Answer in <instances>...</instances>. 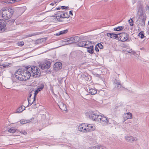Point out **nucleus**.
I'll list each match as a JSON object with an SVG mask.
<instances>
[{"label":"nucleus","mask_w":149,"mask_h":149,"mask_svg":"<svg viewBox=\"0 0 149 149\" xmlns=\"http://www.w3.org/2000/svg\"><path fill=\"white\" fill-rule=\"evenodd\" d=\"M16 78L20 81H25L28 79L31 76L36 78L41 75L40 70L36 66H27L23 71L21 69L17 70L15 72Z\"/></svg>","instance_id":"nucleus-1"},{"label":"nucleus","mask_w":149,"mask_h":149,"mask_svg":"<svg viewBox=\"0 0 149 149\" xmlns=\"http://www.w3.org/2000/svg\"><path fill=\"white\" fill-rule=\"evenodd\" d=\"M26 10L25 7L21 8L6 7L2 8L0 12L2 14L3 18L6 20L10 18L13 14L17 16L21 15Z\"/></svg>","instance_id":"nucleus-2"},{"label":"nucleus","mask_w":149,"mask_h":149,"mask_svg":"<svg viewBox=\"0 0 149 149\" xmlns=\"http://www.w3.org/2000/svg\"><path fill=\"white\" fill-rule=\"evenodd\" d=\"M144 6L143 3L139 2L137 6V15L138 18L141 21V25L144 26L145 24L146 17V14L144 11Z\"/></svg>","instance_id":"nucleus-3"},{"label":"nucleus","mask_w":149,"mask_h":149,"mask_svg":"<svg viewBox=\"0 0 149 149\" xmlns=\"http://www.w3.org/2000/svg\"><path fill=\"white\" fill-rule=\"evenodd\" d=\"M80 40V38L78 36H77L74 37H71L64 40V42H67V43L64 44L65 45H67L74 43Z\"/></svg>","instance_id":"nucleus-4"},{"label":"nucleus","mask_w":149,"mask_h":149,"mask_svg":"<svg viewBox=\"0 0 149 149\" xmlns=\"http://www.w3.org/2000/svg\"><path fill=\"white\" fill-rule=\"evenodd\" d=\"M52 17H54L55 19H56L57 20H58L60 22L63 21L62 19H64L65 18H68L70 17V16L68 15L67 13H65L63 14L60 15H55Z\"/></svg>","instance_id":"nucleus-5"},{"label":"nucleus","mask_w":149,"mask_h":149,"mask_svg":"<svg viewBox=\"0 0 149 149\" xmlns=\"http://www.w3.org/2000/svg\"><path fill=\"white\" fill-rule=\"evenodd\" d=\"M128 38V35L125 33H118V40L119 41L125 42L127 41Z\"/></svg>","instance_id":"nucleus-6"},{"label":"nucleus","mask_w":149,"mask_h":149,"mask_svg":"<svg viewBox=\"0 0 149 149\" xmlns=\"http://www.w3.org/2000/svg\"><path fill=\"white\" fill-rule=\"evenodd\" d=\"M98 122L100 123L102 125L104 126H106L109 124H111L109 119L108 118L105 116H102Z\"/></svg>","instance_id":"nucleus-7"},{"label":"nucleus","mask_w":149,"mask_h":149,"mask_svg":"<svg viewBox=\"0 0 149 149\" xmlns=\"http://www.w3.org/2000/svg\"><path fill=\"white\" fill-rule=\"evenodd\" d=\"M51 65V63L50 62L47 61L46 62L40 64L39 66L42 70H47L50 68Z\"/></svg>","instance_id":"nucleus-8"},{"label":"nucleus","mask_w":149,"mask_h":149,"mask_svg":"<svg viewBox=\"0 0 149 149\" xmlns=\"http://www.w3.org/2000/svg\"><path fill=\"white\" fill-rule=\"evenodd\" d=\"M6 22L4 20L0 19V31L3 32L6 30Z\"/></svg>","instance_id":"nucleus-9"},{"label":"nucleus","mask_w":149,"mask_h":149,"mask_svg":"<svg viewBox=\"0 0 149 149\" xmlns=\"http://www.w3.org/2000/svg\"><path fill=\"white\" fill-rule=\"evenodd\" d=\"M86 124L85 123H82L79 125L78 127L79 130L83 132H87V130H88L86 128Z\"/></svg>","instance_id":"nucleus-10"},{"label":"nucleus","mask_w":149,"mask_h":149,"mask_svg":"<svg viewBox=\"0 0 149 149\" xmlns=\"http://www.w3.org/2000/svg\"><path fill=\"white\" fill-rule=\"evenodd\" d=\"M89 42L91 43V41H82L78 43L77 45L80 47H82L86 48V47L88 44H89Z\"/></svg>","instance_id":"nucleus-11"},{"label":"nucleus","mask_w":149,"mask_h":149,"mask_svg":"<svg viewBox=\"0 0 149 149\" xmlns=\"http://www.w3.org/2000/svg\"><path fill=\"white\" fill-rule=\"evenodd\" d=\"M125 139L127 142H133L134 141H136L138 139L135 137L130 136H127L125 138Z\"/></svg>","instance_id":"nucleus-12"},{"label":"nucleus","mask_w":149,"mask_h":149,"mask_svg":"<svg viewBox=\"0 0 149 149\" xmlns=\"http://www.w3.org/2000/svg\"><path fill=\"white\" fill-rule=\"evenodd\" d=\"M60 108L62 110L64 111H66L67 110V108L66 105L61 102H59L58 104Z\"/></svg>","instance_id":"nucleus-13"},{"label":"nucleus","mask_w":149,"mask_h":149,"mask_svg":"<svg viewBox=\"0 0 149 149\" xmlns=\"http://www.w3.org/2000/svg\"><path fill=\"white\" fill-rule=\"evenodd\" d=\"M15 20L14 19H12L6 22V29L7 28H9L10 26L13 25Z\"/></svg>","instance_id":"nucleus-14"},{"label":"nucleus","mask_w":149,"mask_h":149,"mask_svg":"<svg viewBox=\"0 0 149 149\" xmlns=\"http://www.w3.org/2000/svg\"><path fill=\"white\" fill-rule=\"evenodd\" d=\"M107 36H110V38L117 39L118 40V33L115 34L113 33H107Z\"/></svg>","instance_id":"nucleus-15"},{"label":"nucleus","mask_w":149,"mask_h":149,"mask_svg":"<svg viewBox=\"0 0 149 149\" xmlns=\"http://www.w3.org/2000/svg\"><path fill=\"white\" fill-rule=\"evenodd\" d=\"M87 48V52L90 54H93L94 52L93 47V46H89V44L87 45L86 47Z\"/></svg>","instance_id":"nucleus-16"},{"label":"nucleus","mask_w":149,"mask_h":149,"mask_svg":"<svg viewBox=\"0 0 149 149\" xmlns=\"http://www.w3.org/2000/svg\"><path fill=\"white\" fill-rule=\"evenodd\" d=\"M86 128L88 130H87L88 132L92 131L95 130L94 127H93V125L91 124H86Z\"/></svg>","instance_id":"nucleus-17"},{"label":"nucleus","mask_w":149,"mask_h":149,"mask_svg":"<svg viewBox=\"0 0 149 149\" xmlns=\"http://www.w3.org/2000/svg\"><path fill=\"white\" fill-rule=\"evenodd\" d=\"M54 66L57 70H60L62 68V64L60 62H56L54 64Z\"/></svg>","instance_id":"nucleus-18"},{"label":"nucleus","mask_w":149,"mask_h":149,"mask_svg":"<svg viewBox=\"0 0 149 149\" xmlns=\"http://www.w3.org/2000/svg\"><path fill=\"white\" fill-rule=\"evenodd\" d=\"M78 77H82L86 81H88L89 79V77H90V76L89 75L84 74H79Z\"/></svg>","instance_id":"nucleus-19"},{"label":"nucleus","mask_w":149,"mask_h":149,"mask_svg":"<svg viewBox=\"0 0 149 149\" xmlns=\"http://www.w3.org/2000/svg\"><path fill=\"white\" fill-rule=\"evenodd\" d=\"M44 87V86L43 85H41L36 90H35L34 94L36 95L38 93L42 90Z\"/></svg>","instance_id":"nucleus-20"},{"label":"nucleus","mask_w":149,"mask_h":149,"mask_svg":"<svg viewBox=\"0 0 149 149\" xmlns=\"http://www.w3.org/2000/svg\"><path fill=\"white\" fill-rule=\"evenodd\" d=\"M125 115H126L125 117V120H126L129 119H132V113L128 112L126 114H125Z\"/></svg>","instance_id":"nucleus-21"},{"label":"nucleus","mask_w":149,"mask_h":149,"mask_svg":"<svg viewBox=\"0 0 149 149\" xmlns=\"http://www.w3.org/2000/svg\"><path fill=\"white\" fill-rule=\"evenodd\" d=\"M25 109V107L23 106L22 107V106H21L19 107L18 109L17 110V111L16 112V113H19L22 112L23 110H24Z\"/></svg>","instance_id":"nucleus-22"},{"label":"nucleus","mask_w":149,"mask_h":149,"mask_svg":"<svg viewBox=\"0 0 149 149\" xmlns=\"http://www.w3.org/2000/svg\"><path fill=\"white\" fill-rule=\"evenodd\" d=\"M13 0H6L2 1V3H6L8 4H10L11 3H14Z\"/></svg>","instance_id":"nucleus-23"},{"label":"nucleus","mask_w":149,"mask_h":149,"mask_svg":"<svg viewBox=\"0 0 149 149\" xmlns=\"http://www.w3.org/2000/svg\"><path fill=\"white\" fill-rule=\"evenodd\" d=\"M114 83L117 85V88H120L121 86V85L120 83V82L117 79H115L114 81Z\"/></svg>","instance_id":"nucleus-24"},{"label":"nucleus","mask_w":149,"mask_h":149,"mask_svg":"<svg viewBox=\"0 0 149 149\" xmlns=\"http://www.w3.org/2000/svg\"><path fill=\"white\" fill-rule=\"evenodd\" d=\"M89 92L91 94L93 95L96 94L97 93V91L95 89L91 88L89 90Z\"/></svg>","instance_id":"nucleus-25"},{"label":"nucleus","mask_w":149,"mask_h":149,"mask_svg":"<svg viewBox=\"0 0 149 149\" xmlns=\"http://www.w3.org/2000/svg\"><path fill=\"white\" fill-rule=\"evenodd\" d=\"M124 27L123 26H119L113 29V31H119L122 30Z\"/></svg>","instance_id":"nucleus-26"},{"label":"nucleus","mask_w":149,"mask_h":149,"mask_svg":"<svg viewBox=\"0 0 149 149\" xmlns=\"http://www.w3.org/2000/svg\"><path fill=\"white\" fill-rule=\"evenodd\" d=\"M96 114L92 113L89 115V117L93 120H95V119L96 118Z\"/></svg>","instance_id":"nucleus-27"},{"label":"nucleus","mask_w":149,"mask_h":149,"mask_svg":"<svg viewBox=\"0 0 149 149\" xmlns=\"http://www.w3.org/2000/svg\"><path fill=\"white\" fill-rule=\"evenodd\" d=\"M40 33H32L31 34H29L27 35L26 36V37H31L32 36H36L37 35L39 34Z\"/></svg>","instance_id":"nucleus-28"},{"label":"nucleus","mask_w":149,"mask_h":149,"mask_svg":"<svg viewBox=\"0 0 149 149\" xmlns=\"http://www.w3.org/2000/svg\"><path fill=\"white\" fill-rule=\"evenodd\" d=\"M138 36L140 37L141 39L143 38L144 37V32L143 31L140 32L139 33Z\"/></svg>","instance_id":"nucleus-29"},{"label":"nucleus","mask_w":149,"mask_h":149,"mask_svg":"<svg viewBox=\"0 0 149 149\" xmlns=\"http://www.w3.org/2000/svg\"><path fill=\"white\" fill-rule=\"evenodd\" d=\"M96 119H95V121H96L97 122H98L100 118H101V116L99 115H96Z\"/></svg>","instance_id":"nucleus-30"},{"label":"nucleus","mask_w":149,"mask_h":149,"mask_svg":"<svg viewBox=\"0 0 149 149\" xmlns=\"http://www.w3.org/2000/svg\"><path fill=\"white\" fill-rule=\"evenodd\" d=\"M8 132L12 133H14L16 132V130L13 127H11L8 130Z\"/></svg>","instance_id":"nucleus-31"},{"label":"nucleus","mask_w":149,"mask_h":149,"mask_svg":"<svg viewBox=\"0 0 149 149\" xmlns=\"http://www.w3.org/2000/svg\"><path fill=\"white\" fill-rule=\"evenodd\" d=\"M68 31V29L65 30L60 32L61 35L66 33Z\"/></svg>","instance_id":"nucleus-32"},{"label":"nucleus","mask_w":149,"mask_h":149,"mask_svg":"<svg viewBox=\"0 0 149 149\" xmlns=\"http://www.w3.org/2000/svg\"><path fill=\"white\" fill-rule=\"evenodd\" d=\"M20 123H21V124H26V123H27L28 122L27 121V120H20Z\"/></svg>","instance_id":"nucleus-33"},{"label":"nucleus","mask_w":149,"mask_h":149,"mask_svg":"<svg viewBox=\"0 0 149 149\" xmlns=\"http://www.w3.org/2000/svg\"><path fill=\"white\" fill-rule=\"evenodd\" d=\"M96 45L100 49H102L103 48V46L101 44V43L97 44Z\"/></svg>","instance_id":"nucleus-34"},{"label":"nucleus","mask_w":149,"mask_h":149,"mask_svg":"<svg viewBox=\"0 0 149 149\" xmlns=\"http://www.w3.org/2000/svg\"><path fill=\"white\" fill-rule=\"evenodd\" d=\"M9 64L8 63H6L2 65V66L3 68H8V67Z\"/></svg>","instance_id":"nucleus-35"},{"label":"nucleus","mask_w":149,"mask_h":149,"mask_svg":"<svg viewBox=\"0 0 149 149\" xmlns=\"http://www.w3.org/2000/svg\"><path fill=\"white\" fill-rule=\"evenodd\" d=\"M128 22L130 23V26H132L133 25V20H132V19H129L128 20Z\"/></svg>","instance_id":"nucleus-36"},{"label":"nucleus","mask_w":149,"mask_h":149,"mask_svg":"<svg viewBox=\"0 0 149 149\" xmlns=\"http://www.w3.org/2000/svg\"><path fill=\"white\" fill-rule=\"evenodd\" d=\"M31 99H29L28 100L29 102V105H31L33 103V102H32L31 101Z\"/></svg>","instance_id":"nucleus-37"},{"label":"nucleus","mask_w":149,"mask_h":149,"mask_svg":"<svg viewBox=\"0 0 149 149\" xmlns=\"http://www.w3.org/2000/svg\"><path fill=\"white\" fill-rule=\"evenodd\" d=\"M24 42L23 41H21L18 43V45L20 46H22L24 45Z\"/></svg>","instance_id":"nucleus-38"},{"label":"nucleus","mask_w":149,"mask_h":149,"mask_svg":"<svg viewBox=\"0 0 149 149\" xmlns=\"http://www.w3.org/2000/svg\"><path fill=\"white\" fill-rule=\"evenodd\" d=\"M20 133L22 134H23L25 135L27 134V132L25 131H19Z\"/></svg>","instance_id":"nucleus-39"},{"label":"nucleus","mask_w":149,"mask_h":149,"mask_svg":"<svg viewBox=\"0 0 149 149\" xmlns=\"http://www.w3.org/2000/svg\"><path fill=\"white\" fill-rule=\"evenodd\" d=\"M95 49L97 52H99V49L96 45L95 47Z\"/></svg>","instance_id":"nucleus-40"},{"label":"nucleus","mask_w":149,"mask_h":149,"mask_svg":"<svg viewBox=\"0 0 149 149\" xmlns=\"http://www.w3.org/2000/svg\"><path fill=\"white\" fill-rule=\"evenodd\" d=\"M33 91H31V92L29 94V97L28 98V99H31V97L32 95V93L33 92Z\"/></svg>","instance_id":"nucleus-41"},{"label":"nucleus","mask_w":149,"mask_h":149,"mask_svg":"<svg viewBox=\"0 0 149 149\" xmlns=\"http://www.w3.org/2000/svg\"><path fill=\"white\" fill-rule=\"evenodd\" d=\"M61 7L62 9H67L68 8V6H61Z\"/></svg>","instance_id":"nucleus-42"},{"label":"nucleus","mask_w":149,"mask_h":149,"mask_svg":"<svg viewBox=\"0 0 149 149\" xmlns=\"http://www.w3.org/2000/svg\"><path fill=\"white\" fill-rule=\"evenodd\" d=\"M99 146H97L95 147L91 148L90 149H98Z\"/></svg>","instance_id":"nucleus-43"},{"label":"nucleus","mask_w":149,"mask_h":149,"mask_svg":"<svg viewBox=\"0 0 149 149\" xmlns=\"http://www.w3.org/2000/svg\"><path fill=\"white\" fill-rule=\"evenodd\" d=\"M145 8L146 9V10H149V6L147 5L145 7Z\"/></svg>","instance_id":"nucleus-44"},{"label":"nucleus","mask_w":149,"mask_h":149,"mask_svg":"<svg viewBox=\"0 0 149 149\" xmlns=\"http://www.w3.org/2000/svg\"><path fill=\"white\" fill-rule=\"evenodd\" d=\"M36 95H34V96L33 99V101H32V102H34V101H35L36 100Z\"/></svg>","instance_id":"nucleus-45"},{"label":"nucleus","mask_w":149,"mask_h":149,"mask_svg":"<svg viewBox=\"0 0 149 149\" xmlns=\"http://www.w3.org/2000/svg\"><path fill=\"white\" fill-rule=\"evenodd\" d=\"M95 76L98 77H100V74H95Z\"/></svg>","instance_id":"nucleus-46"},{"label":"nucleus","mask_w":149,"mask_h":149,"mask_svg":"<svg viewBox=\"0 0 149 149\" xmlns=\"http://www.w3.org/2000/svg\"><path fill=\"white\" fill-rule=\"evenodd\" d=\"M69 14L70 15H73V14H72V10H70L69 11Z\"/></svg>","instance_id":"nucleus-47"},{"label":"nucleus","mask_w":149,"mask_h":149,"mask_svg":"<svg viewBox=\"0 0 149 149\" xmlns=\"http://www.w3.org/2000/svg\"><path fill=\"white\" fill-rule=\"evenodd\" d=\"M55 4V3H54V2H52V3H51L50 4V5H52V6H53L54 4Z\"/></svg>","instance_id":"nucleus-48"},{"label":"nucleus","mask_w":149,"mask_h":149,"mask_svg":"<svg viewBox=\"0 0 149 149\" xmlns=\"http://www.w3.org/2000/svg\"><path fill=\"white\" fill-rule=\"evenodd\" d=\"M56 36H59V35H60L61 34H60V32H59L58 33H56Z\"/></svg>","instance_id":"nucleus-49"},{"label":"nucleus","mask_w":149,"mask_h":149,"mask_svg":"<svg viewBox=\"0 0 149 149\" xmlns=\"http://www.w3.org/2000/svg\"><path fill=\"white\" fill-rule=\"evenodd\" d=\"M58 2H59L58 0H55L54 2V3H55V4H56Z\"/></svg>","instance_id":"nucleus-50"},{"label":"nucleus","mask_w":149,"mask_h":149,"mask_svg":"<svg viewBox=\"0 0 149 149\" xmlns=\"http://www.w3.org/2000/svg\"><path fill=\"white\" fill-rule=\"evenodd\" d=\"M14 0V2L15 3V2H18L19 1H21V0Z\"/></svg>","instance_id":"nucleus-51"},{"label":"nucleus","mask_w":149,"mask_h":149,"mask_svg":"<svg viewBox=\"0 0 149 149\" xmlns=\"http://www.w3.org/2000/svg\"><path fill=\"white\" fill-rule=\"evenodd\" d=\"M61 9V8L59 7H58L57 8H56V10H60Z\"/></svg>","instance_id":"nucleus-52"},{"label":"nucleus","mask_w":149,"mask_h":149,"mask_svg":"<svg viewBox=\"0 0 149 149\" xmlns=\"http://www.w3.org/2000/svg\"><path fill=\"white\" fill-rule=\"evenodd\" d=\"M108 0H104V2H107Z\"/></svg>","instance_id":"nucleus-53"},{"label":"nucleus","mask_w":149,"mask_h":149,"mask_svg":"<svg viewBox=\"0 0 149 149\" xmlns=\"http://www.w3.org/2000/svg\"><path fill=\"white\" fill-rule=\"evenodd\" d=\"M102 148V147H100V146H99V148H98V149H100V148Z\"/></svg>","instance_id":"nucleus-54"},{"label":"nucleus","mask_w":149,"mask_h":149,"mask_svg":"<svg viewBox=\"0 0 149 149\" xmlns=\"http://www.w3.org/2000/svg\"><path fill=\"white\" fill-rule=\"evenodd\" d=\"M33 98H31V101L32 102L33 101Z\"/></svg>","instance_id":"nucleus-55"},{"label":"nucleus","mask_w":149,"mask_h":149,"mask_svg":"<svg viewBox=\"0 0 149 149\" xmlns=\"http://www.w3.org/2000/svg\"><path fill=\"white\" fill-rule=\"evenodd\" d=\"M42 40V41H43V39H40V40L41 41Z\"/></svg>","instance_id":"nucleus-56"},{"label":"nucleus","mask_w":149,"mask_h":149,"mask_svg":"<svg viewBox=\"0 0 149 149\" xmlns=\"http://www.w3.org/2000/svg\"><path fill=\"white\" fill-rule=\"evenodd\" d=\"M100 149H104V148H103L102 147L101 148H100Z\"/></svg>","instance_id":"nucleus-57"},{"label":"nucleus","mask_w":149,"mask_h":149,"mask_svg":"<svg viewBox=\"0 0 149 149\" xmlns=\"http://www.w3.org/2000/svg\"><path fill=\"white\" fill-rule=\"evenodd\" d=\"M148 25H149V21H148Z\"/></svg>","instance_id":"nucleus-58"},{"label":"nucleus","mask_w":149,"mask_h":149,"mask_svg":"<svg viewBox=\"0 0 149 149\" xmlns=\"http://www.w3.org/2000/svg\"><path fill=\"white\" fill-rule=\"evenodd\" d=\"M6 88H8V89H9V88H7V87H6Z\"/></svg>","instance_id":"nucleus-59"},{"label":"nucleus","mask_w":149,"mask_h":149,"mask_svg":"<svg viewBox=\"0 0 149 149\" xmlns=\"http://www.w3.org/2000/svg\"><path fill=\"white\" fill-rule=\"evenodd\" d=\"M41 129H40V130H39V131H41Z\"/></svg>","instance_id":"nucleus-60"}]
</instances>
